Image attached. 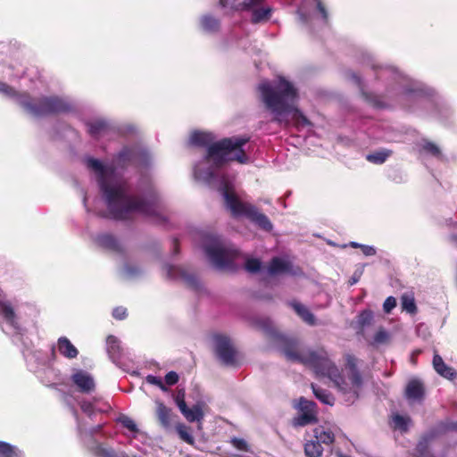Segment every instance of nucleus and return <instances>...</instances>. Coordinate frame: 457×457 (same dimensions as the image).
I'll use <instances>...</instances> for the list:
<instances>
[{
    "instance_id": "1",
    "label": "nucleus",
    "mask_w": 457,
    "mask_h": 457,
    "mask_svg": "<svg viewBox=\"0 0 457 457\" xmlns=\"http://www.w3.org/2000/svg\"><path fill=\"white\" fill-rule=\"evenodd\" d=\"M87 165L97 179L111 218L128 220L140 215L152 222L164 223L165 203L154 187L151 186L142 195H134L113 164L104 165L97 159L87 158Z\"/></svg>"
},
{
    "instance_id": "2",
    "label": "nucleus",
    "mask_w": 457,
    "mask_h": 457,
    "mask_svg": "<svg viewBox=\"0 0 457 457\" xmlns=\"http://www.w3.org/2000/svg\"><path fill=\"white\" fill-rule=\"evenodd\" d=\"M259 327L274 339L276 345L288 361L302 363L312 368L317 376L329 378L345 397L346 402L353 403L359 397L362 377L358 369L359 361L355 356L345 354V368L339 370L324 349L303 348L296 339L278 332L269 319L261 320Z\"/></svg>"
},
{
    "instance_id": "3",
    "label": "nucleus",
    "mask_w": 457,
    "mask_h": 457,
    "mask_svg": "<svg viewBox=\"0 0 457 457\" xmlns=\"http://www.w3.org/2000/svg\"><path fill=\"white\" fill-rule=\"evenodd\" d=\"M249 141L248 137H232L215 141V136L210 132L195 131L189 137L192 145L205 147L204 158L195 163L194 175L197 180L220 190L223 178L231 180L220 172L221 167L232 161L241 164L249 162V157L243 146Z\"/></svg>"
},
{
    "instance_id": "4",
    "label": "nucleus",
    "mask_w": 457,
    "mask_h": 457,
    "mask_svg": "<svg viewBox=\"0 0 457 457\" xmlns=\"http://www.w3.org/2000/svg\"><path fill=\"white\" fill-rule=\"evenodd\" d=\"M267 110L280 125L293 124L297 128L310 125L308 119L296 108L297 91L294 85L282 77L264 80L258 87Z\"/></svg>"
},
{
    "instance_id": "5",
    "label": "nucleus",
    "mask_w": 457,
    "mask_h": 457,
    "mask_svg": "<svg viewBox=\"0 0 457 457\" xmlns=\"http://www.w3.org/2000/svg\"><path fill=\"white\" fill-rule=\"evenodd\" d=\"M0 94L12 99L28 113L33 116L65 112L71 108V104L67 100L56 96L43 97L34 101L28 95L16 92L12 87L2 81H0Z\"/></svg>"
},
{
    "instance_id": "6",
    "label": "nucleus",
    "mask_w": 457,
    "mask_h": 457,
    "mask_svg": "<svg viewBox=\"0 0 457 457\" xmlns=\"http://www.w3.org/2000/svg\"><path fill=\"white\" fill-rule=\"evenodd\" d=\"M225 201L227 208L233 216H245L259 228L270 232L273 225L268 216L261 212L257 207L249 203L240 201L234 193L232 180H226L224 178L220 181L219 190Z\"/></svg>"
},
{
    "instance_id": "7",
    "label": "nucleus",
    "mask_w": 457,
    "mask_h": 457,
    "mask_svg": "<svg viewBox=\"0 0 457 457\" xmlns=\"http://www.w3.org/2000/svg\"><path fill=\"white\" fill-rule=\"evenodd\" d=\"M378 78H386L392 80V86L388 94L395 96L397 101L405 107H409V102L420 100L426 95L425 89L420 83L411 80L393 67L381 69Z\"/></svg>"
},
{
    "instance_id": "8",
    "label": "nucleus",
    "mask_w": 457,
    "mask_h": 457,
    "mask_svg": "<svg viewBox=\"0 0 457 457\" xmlns=\"http://www.w3.org/2000/svg\"><path fill=\"white\" fill-rule=\"evenodd\" d=\"M204 249L211 263L218 270H235L236 261L241 255L237 249L213 235L204 236Z\"/></svg>"
},
{
    "instance_id": "9",
    "label": "nucleus",
    "mask_w": 457,
    "mask_h": 457,
    "mask_svg": "<svg viewBox=\"0 0 457 457\" xmlns=\"http://www.w3.org/2000/svg\"><path fill=\"white\" fill-rule=\"evenodd\" d=\"M222 8H229L237 12H245L251 14V21L259 23L270 19L272 9L264 3V0H220Z\"/></svg>"
},
{
    "instance_id": "10",
    "label": "nucleus",
    "mask_w": 457,
    "mask_h": 457,
    "mask_svg": "<svg viewBox=\"0 0 457 457\" xmlns=\"http://www.w3.org/2000/svg\"><path fill=\"white\" fill-rule=\"evenodd\" d=\"M335 433L328 426H317L312 431V437L304 445L306 457H320L323 446L329 445L334 442Z\"/></svg>"
},
{
    "instance_id": "11",
    "label": "nucleus",
    "mask_w": 457,
    "mask_h": 457,
    "mask_svg": "<svg viewBox=\"0 0 457 457\" xmlns=\"http://www.w3.org/2000/svg\"><path fill=\"white\" fill-rule=\"evenodd\" d=\"M297 12L303 23L318 21L320 24H325L328 20L327 11L320 0H301Z\"/></svg>"
},
{
    "instance_id": "12",
    "label": "nucleus",
    "mask_w": 457,
    "mask_h": 457,
    "mask_svg": "<svg viewBox=\"0 0 457 457\" xmlns=\"http://www.w3.org/2000/svg\"><path fill=\"white\" fill-rule=\"evenodd\" d=\"M214 350L222 363L234 366L237 363V352L229 337L224 335L213 336Z\"/></svg>"
},
{
    "instance_id": "13",
    "label": "nucleus",
    "mask_w": 457,
    "mask_h": 457,
    "mask_svg": "<svg viewBox=\"0 0 457 457\" xmlns=\"http://www.w3.org/2000/svg\"><path fill=\"white\" fill-rule=\"evenodd\" d=\"M151 156L145 149L125 147L117 156V163L124 165L127 162L136 163L140 166H147L150 163Z\"/></svg>"
},
{
    "instance_id": "14",
    "label": "nucleus",
    "mask_w": 457,
    "mask_h": 457,
    "mask_svg": "<svg viewBox=\"0 0 457 457\" xmlns=\"http://www.w3.org/2000/svg\"><path fill=\"white\" fill-rule=\"evenodd\" d=\"M295 407L298 409L299 413L293 420L295 426L303 427L317 420L315 403L301 397Z\"/></svg>"
},
{
    "instance_id": "15",
    "label": "nucleus",
    "mask_w": 457,
    "mask_h": 457,
    "mask_svg": "<svg viewBox=\"0 0 457 457\" xmlns=\"http://www.w3.org/2000/svg\"><path fill=\"white\" fill-rule=\"evenodd\" d=\"M163 270L166 272V276L170 279H181L183 280L188 287L198 290L201 287V283L195 274H191L187 271L185 269L173 266L170 264H165L163 266Z\"/></svg>"
},
{
    "instance_id": "16",
    "label": "nucleus",
    "mask_w": 457,
    "mask_h": 457,
    "mask_svg": "<svg viewBox=\"0 0 457 457\" xmlns=\"http://www.w3.org/2000/svg\"><path fill=\"white\" fill-rule=\"evenodd\" d=\"M71 381L80 393L90 394L95 390L96 383L93 376L86 370L74 369Z\"/></svg>"
},
{
    "instance_id": "17",
    "label": "nucleus",
    "mask_w": 457,
    "mask_h": 457,
    "mask_svg": "<svg viewBox=\"0 0 457 457\" xmlns=\"http://www.w3.org/2000/svg\"><path fill=\"white\" fill-rule=\"evenodd\" d=\"M268 273L270 275L292 274L295 275L292 263L284 258L275 257L271 260Z\"/></svg>"
},
{
    "instance_id": "18",
    "label": "nucleus",
    "mask_w": 457,
    "mask_h": 457,
    "mask_svg": "<svg viewBox=\"0 0 457 457\" xmlns=\"http://www.w3.org/2000/svg\"><path fill=\"white\" fill-rule=\"evenodd\" d=\"M156 416L161 426L169 429L171 427L172 411L171 409L164 405L162 402L156 401Z\"/></svg>"
},
{
    "instance_id": "19",
    "label": "nucleus",
    "mask_w": 457,
    "mask_h": 457,
    "mask_svg": "<svg viewBox=\"0 0 457 457\" xmlns=\"http://www.w3.org/2000/svg\"><path fill=\"white\" fill-rule=\"evenodd\" d=\"M179 411L189 422L201 421L204 418V412L200 405H194L192 408H188L186 402H180Z\"/></svg>"
},
{
    "instance_id": "20",
    "label": "nucleus",
    "mask_w": 457,
    "mask_h": 457,
    "mask_svg": "<svg viewBox=\"0 0 457 457\" xmlns=\"http://www.w3.org/2000/svg\"><path fill=\"white\" fill-rule=\"evenodd\" d=\"M348 75H349V79L353 83H355L356 85H358L361 87V90L362 91V94L365 96V99L369 103H370L371 104H373L375 107H378V108H383V107L387 106V104L382 99L381 96H377V95L364 93L363 88L361 87V78L357 74H355L353 72H350Z\"/></svg>"
},
{
    "instance_id": "21",
    "label": "nucleus",
    "mask_w": 457,
    "mask_h": 457,
    "mask_svg": "<svg viewBox=\"0 0 457 457\" xmlns=\"http://www.w3.org/2000/svg\"><path fill=\"white\" fill-rule=\"evenodd\" d=\"M424 394L423 385L417 379L411 380L405 389V395L410 401H421Z\"/></svg>"
},
{
    "instance_id": "22",
    "label": "nucleus",
    "mask_w": 457,
    "mask_h": 457,
    "mask_svg": "<svg viewBox=\"0 0 457 457\" xmlns=\"http://www.w3.org/2000/svg\"><path fill=\"white\" fill-rule=\"evenodd\" d=\"M57 349L62 356L68 359H74L79 354L78 349L65 337H62L58 339Z\"/></svg>"
},
{
    "instance_id": "23",
    "label": "nucleus",
    "mask_w": 457,
    "mask_h": 457,
    "mask_svg": "<svg viewBox=\"0 0 457 457\" xmlns=\"http://www.w3.org/2000/svg\"><path fill=\"white\" fill-rule=\"evenodd\" d=\"M433 366L436 371L446 378L452 379L455 377V372L450 367H448L442 357L438 354H435L433 358Z\"/></svg>"
},
{
    "instance_id": "24",
    "label": "nucleus",
    "mask_w": 457,
    "mask_h": 457,
    "mask_svg": "<svg viewBox=\"0 0 457 457\" xmlns=\"http://www.w3.org/2000/svg\"><path fill=\"white\" fill-rule=\"evenodd\" d=\"M88 132L92 137H99L109 129V123L103 119H96L88 124Z\"/></svg>"
},
{
    "instance_id": "25",
    "label": "nucleus",
    "mask_w": 457,
    "mask_h": 457,
    "mask_svg": "<svg viewBox=\"0 0 457 457\" xmlns=\"http://www.w3.org/2000/svg\"><path fill=\"white\" fill-rule=\"evenodd\" d=\"M294 310L295 312L303 319L304 322L311 326H314L316 324V320L314 315L308 310V308L301 303H294Z\"/></svg>"
},
{
    "instance_id": "26",
    "label": "nucleus",
    "mask_w": 457,
    "mask_h": 457,
    "mask_svg": "<svg viewBox=\"0 0 457 457\" xmlns=\"http://www.w3.org/2000/svg\"><path fill=\"white\" fill-rule=\"evenodd\" d=\"M312 388L315 397L320 400L322 403L328 405H333L335 402V398L331 393L328 390L320 388L313 384H312Z\"/></svg>"
},
{
    "instance_id": "27",
    "label": "nucleus",
    "mask_w": 457,
    "mask_h": 457,
    "mask_svg": "<svg viewBox=\"0 0 457 457\" xmlns=\"http://www.w3.org/2000/svg\"><path fill=\"white\" fill-rule=\"evenodd\" d=\"M411 424V420L407 416L394 414L392 416V427L401 432H406Z\"/></svg>"
},
{
    "instance_id": "28",
    "label": "nucleus",
    "mask_w": 457,
    "mask_h": 457,
    "mask_svg": "<svg viewBox=\"0 0 457 457\" xmlns=\"http://www.w3.org/2000/svg\"><path fill=\"white\" fill-rule=\"evenodd\" d=\"M202 29L206 32H215L220 28V21L212 15H204L201 20Z\"/></svg>"
},
{
    "instance_id": "29",
    "label": "nucleus",
    "mask_w": 457,
    "mask_h": 457,
    "mask_svg": "<svg viewBox=\"0 0 457 457\" xmlns=\"http://www.w3.org/2000/svg\"><path fill=\"white\" fill-rule=\"evenodd\" d=\"M24 453L17 446L0 441V455L3 457H17Z\"/></svg>"
},
{
    "instance_id": "30",
    "label": "nucleus",
    "mask_w": 457,
    "mask_h": 457,
    "mask_svg": "<svg viewBox=\"0 0 457 457\" xmlns=\"http://www.w3.org/2000/svg\"><path fill=\"white\" fill-rule=\"evenodd\" d=\"M392 152L387 149H382L379 151H375L371 154H369L366 156V159L372 163L375 164H382L384 163L387 158L391 155Z\"/></svg>"
},
{
    "instance_id": "31",
    "label": "nucleus",
    "mask_w": 457,
    "mask_h": 457,
    "mask_svg": "<svg viewBox=\"0 0 457 457\" xmlns=\"http://www.w3.org/2000/svg\"><path fill=\"white\" fill-rule=\"evenodd\" d=\"M96 242L99 245L116 250L119 248V243L116 238L108 234L99 235L96 237Z\"/></svg>"
},
{
    "instance_id": "32",
    "label": "nucleus",
    "mask_w": 457,
    "mask_h": 457,
    "mask_svg": "<svg viewBox=\"0 0 457 457\" xmlns=\"http://www.w3.org/2000/svg\"><path fill=\"white\" fill-rule=\"evenodd\" d=\"M117 421L121 424L125 428H127L129 432H131L134 436L139 433V429L136 424V422L126 415H120Z\"/></svg>"
},
{
    "instance_id": "33",
    "label": "nucleus",
    "mask_w": 457,
    "mask_h": 457,
    "mask_svg": "<svg viewBox=\"0 0 457 457\" xmlns=\"http://www.w3.org/2000/svg\"><path fill=\"white\" fill-rule=\"evenodd\" d=\"M435 439V434L433 432H429L428 434H425L421 439L420 440L417 449L421 453L424 454L426 450L428 448V446L431 445L433 440Z\"/></svg>"
},
{
    "instance_id": "34",
    "label": "nucleus",
    "mask_w": 457,
    "mask_h": 457,
    "mask_svg": "<svg viewBox=\"0 0 457 457\" xmlns=\"http://www.w3.org/2000/svg\"><path fill=\"white\" fill-rule=\"evenodd\" d=\"M176 430L179 437L187 444H193L194 438L191 435L190 428L184 424H178Z\"/></svg>"
},
{
    "instance_id": "35",
    "label": "nucleus",
    "mask_w": 457,
    "mask_h": 457,
    "mask_svg": "<svg viewBox=\"0 0 457 457\" xmlns=\"http://www.w3.org/2000/svg\"><path fill=\"white\" fill-rule=\"evenodd\" d=\"M390 340V334L384 328H379L374 335L373 345H379L388 343Z\"/></svg>"
},
{
    "instance_id": "36",
    "label": "nucleus",
    "mask_w": 457,
    "mask_h": 457,
    "mask_svg": "<svg viewBox=\"0 0 457 457\" xmlns=\"http://www.w3.org/2000/svg\"><path fill=\"white\" fill-rule=\"evenodd\" d=\"M373 320V312L370 310L361 312L357 320V323L360 327L363 328L371 324Z\"/></svg>"
},
{
    "instance_id": "37",
    "label": "nucleus",
    "mask_w": 457,
    "mask_h": 457,
    "mask_svg": "<svg viewBox=\"0 0 457 457\" xmlns=\"http://www.w3.org/2000/svg\"><path fill=\"white\" fill-rule=\"evenodd\" d=\"M107 349L110 354L115 355L120 353V341L113 336H109L106 340Z\"/></svg>"
},
{
    "instance_id": "38",
    "label": "nucleus",
    "mask_w": 457,
    "mask_h": 457,
    "mask_svg": "<svg viewBox=\"0 0 457 457\" xmlns=\"http://www.w3.org/2000/svg\"><path fill=\"white\" fill-rule=\"evenodd\" d=\"M262 262L256 258H245V268L248 272L256 273L261 270Z\"/></svg>"
},
{
    "instance_id": "39",
    "label": "nucleus",
    "mask_w": 457,
    "mask_h": 457,
    "mask_svg": "<svg viewBox=\"0 0 457 457\" xmlns=\"http://www.w3.org/2000/svg\"><path fill=\"white\" fill-rule=\"evenodd\" d=\"M402 308L409 313H413L416 311V305L414 299L410 296H403L402 298Z\"/></svg>"
},
{
    "instance_id": "40",
    "label": "nucleus",
    "mask_w": 457,
    "mask_h": 457,
    "mask_svg": "<svg viewBox=\"0 0 457 457\" xmlns=\"http://www.w3.org/2000/svg\"><path fill=\"white\" fill-rule=\"evenodd\" d=\"M231 443L233 446L236 447L237 450L247 453H253L251 450V446L245 439L235 437L231 440Z\"/></svg>"
},
{
    "instance_id": "41",
    "label": "nucleus",
    "mask_w": 457,
    "mask_h": 457,
    "mask_svg": "<svg viewBox=\"0 0 457 457\" xmlns=\"http://www.w3.org/2000/svg\"><path fill=\"white\" fill-rule=\"evenodd\" d=\"M145 380L147 383L158 386L164 392H166L168 390L167 387L165 386V385L163 384L162 378H160V377H156L154 375H148L145 378Z\"/></svg>"
},
{
    "instance_id": "42",
    "label": "nucleus",
    "mask_w": 457,
    "mask_h": 457,
    "mask_svg": "<svg viewBox=\"0 0 457 457\" xmlns=\"http://www.w3.org/2000/svg\"><path fill=\"white\" fill-rule=\"evenodd\" d=\"M79 406L82 411L87 414L88 416H91L96 411L94 403L91 401L83 400L79 403Z\"/></svg>"
},
{
    "instance_id": "43",
    "label": "nucleus",
    "mask_w": 457,
    "mask_h": 457,
    "mask_svg": "<svg viewBox=\"0 0 457 457\" xmlns=\"http://www.w3.org/2000/svg\"><path fill=\"white\" fill-rule=\"evenodd\" d=\"M422 149L426 151L427 153H429L433 156H439L440 155V150L435 144L431 142H424L422 145Z\"/></svg>"
},
{
    "instance_id": "44",
    "label": "nucleus",
    "mask_w": 457,
    "mask_h": 457,
    "mask_svg": "<svg viewBox=\"0 0 457 457\" xmlns=\"http://www.w3.org/2000/svg\"><path fill=\"white\" fill-rule=\"evenodd\" d=\"M123 273L127 278H134L140 273V270L137 266L127 264L123 269Z\"/></svg>"
},
{
    "instance_id": "45",
    "label": "nucleus",
    "mask_w": 457,
    "mask_h": 457,
    "mask_svg": "<svg viewBox=\"0 0 457 457\" xmlns=\"http://www.w3.org/2000/svg\"><path fill=\"white\" fill-rule=\"evenodd\" d=\"M396 305V300L393 296L387 297L384 303H383V309L384 312L386 313H389Z\"/></svg>"
},
{
    "instance_id": "46",
    "label": "nucleus",
    "mask_w": 457,
    "mask_h": 457,
    "mask_svg": "<svg viewBox=\"0 0 457 457\" xmlns=\"http://www.w3.org/2000/svg\"><path fill=\"white\" fill-rule=\"evenodd\" d=\"M179 381V375L175 371H170L165 376V383L169 386L175 385Z\"/></svg>"
},
{
    "instance_id": "47",
    "label": "nucleus",
    "mask_w": 457,
    "mask_h": 457,
    "mask_svg": "<svg viewBox=\"0 0 457 457\" xmlns=\"http://www.w3.org/2000/svg\"><path fill=\"white\" fill-rule=\"evenodd\" d=\"M112 316L117 320H123L127 316V311L123 307H116L112 311Z\"/></svg>"
},
{
    "instance_id": "48",
    "label": "nucleus",
    "mask_w": 457,
    "mask_h": 457,
    "mask_svg": "<svg viewBox=\"0 0 457 457\" xmlns=\"http://www.w3.org/2000/svg\"><path fill=\"white\" fill-rule=\"evenodd\" d=\"M361 249L365 256H373L377 253V250L372 245H361Z\"/></svg>"
},
{
    "instance_id": "49",
    "label": "nucleus",
    "mask_w": 457,
    "mask_h": 457,
    "mask_svg": "<svg viewBox=\"0 0 457 457\" xmlns=\"http://www.w3.org/2000/svg\"><path fill=\"white\" fill-rule=\"evenodd\" d=\"M99 457H116L114 452L107 447L101 446L99 449Z\"/></svg>"
},
{
    "instance_id": "50",
    "label": "nucleus",
    "mask_w": 457,
    "mask_h": 457,
    "mask_svg": "<svg viewBox=\"0 0 457 457\" xmlns=\"http://www.w3.org/2000/svg\"><path fill=\"white\" fill-rule=\"evenodd\" d=\"M184 398H185V391L179 390L177 393V395H175V402L179 408L180 402H185Z\"/></svg>"
},
{
    "instance_id": "51",
    "label": "nucleus",
    "mask_w": 457,
    "mask_h": 457,
    "mask_svg": "<svg viewBox=\"0 0 457 457\" xmlns=\"http://www.w3.org/2000/svg\"><path fill=\"white\" fill-rule=\"evenodd\" d=\"M362 244H359L357 242H350L349 245L353 248H361Z\"/></svg>"
},
{
    "instance_id": "52",
    "label": "nucleus",
    "mask_w": 457,
    "mask_h": 457,
    "mask_svg": "<svg viewBox=\"0 0 457 457\" xmlns=\"http://www.w3.org/2000/svg\"><path fill=\"white\" fill-rule=\"evenodd\" d=\"M84 206L86 207L87 211L89 212L88 206H87V196H84L83 198Z\"/></svg>"
},
{
    "instance_id": "53",
    "label": "nucleus",
    "mask_w": 457,
    "mask_h": 457,
    "mask_svg": "<svg viewBox=\"0 0 457 457\" xmlns=\"http://www.w3.org/2000/svg\"><path fill=\"white\" fill-rule=\"evenodd\" d=\"M358 279H359V278H355V277L352 278V279H351V285L355 284V283L358 281Z\"/></svg>"
}]
</instances>
